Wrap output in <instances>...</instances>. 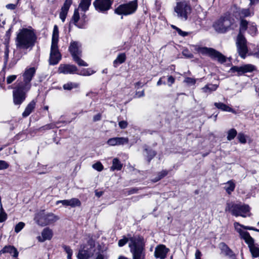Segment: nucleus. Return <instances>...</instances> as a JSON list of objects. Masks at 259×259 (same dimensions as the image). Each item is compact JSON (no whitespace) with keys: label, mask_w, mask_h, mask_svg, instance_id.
Listing matches in <instances>:
<instances>
[{"label":"nucleus","mask_w":259,"mask_h":259,"mask_svg":"<svg viewBox=\"0 0 259 259\" xmlns=\"http://www.w3.org/2000/svg\"><path fill=\"white\" fill-rule=\"evenodd\" d=\"M36 36L33 29L23 28L20 30L16 39V45L21 49H31L35 44Z\"/></svg>","instance_id":"obj_1"},{"label":"nucleus","mask_w":259,"mask_h":259,"mask_svg":"<svg viewBox=\"0 0 259 259\" xmlns=\"http://www.w3.org/2000/svg\"><path fill=\"white\" fill-rule=\"evenodd\" d=\"M237 23L234 16L230 14H225L215 21L213 27L219 33H225L237 27Z\"/></svg>","instance_id":"obj_2"},{"label":"nucleus","mask_w":259,"mask_h":259,"mask_svg":"<svg viewBox=\"0 0 259 259\" xmlns=\"http://www.w3.org/2000/svg\"><path fill=\"white\" fill-rule=\"evenodd\" d=\"M128 246L133 254V259H144L145 252L144 251L145 244L143 239L140 237H130Z\"/></svg>","instance_id":"obj_3"},{"label":"nucleus","mask_w":259,"mask_h":259,"mask_svg":"<svg viewBox=\"0 0 259 259\" xmlns=\"http://www.w3.org/2000/svg\"><path fill=\"white\" fill-rule=\"evenodd\" d=\"M59 217L52 212H46L44 210L37 212L34 217V221L39 226L50 225L59 220Z\"/></svg>","instance_id":"obj_4"},{"label":"nucleus","mask_w":259,"mask_h":259,"mask_svg":"<svg viewBox=\"0 0 259 259\" xmlns=\"http://www.w3.org/2000/svg\"><path fill=\"white\" fill-rule=\"evenodd\" d=\"M195 51L203 55L210 57L213 59H216L221 63L226 61V57L217 50L207 47H201L199 46H193Z\"/></svg>","instance_id":"obj_5"},{"label":"nucleus","mask_w":259,"mask_h":259,"mask_svg":"<svg viewBox=\"0 0 259 259\" xmlns=\"http://www.w3.org/2000/svg\"><path fill=\"white\" fill-rule=\"evenodd\" d=\"M225 211H230L232 215L236 217L241 216L245 218L249 216L250 207L247 204H234L228 203Z\"/></svg>","instance_id":"obj_6"},{"label":"nucleus","mask_w":259,"mask_h":259,"mask_svg":"<svg viewBox=\"0 0 259 259\" xmlns=\"http://www.w3.org/2000/svg\"><path fill=\"white\" fill-rule=\"evenodd\" d=\"M191 10L190 4L185 0L178 2L174 8V11L177 14L178 17L183 21L187 20Z\"/></svg>","instance_id":"obj_7"},{"label":"nucleus","mask_w":259,"mask_h":259,"mask_svg":"<svg viewBox=\"0 0 259 259\" xmlns=\"http://www.w3.org/2000/svg\"><path fill=\"white\" fill-rule=\"evenodd\" d=\"M138 8L137 0L119 5L114 10V13L118 15L127 16L134 13Z\"/></svg>","instance_id":"obj_8"},{"label":"nucleus","mask_w":259,"mask_h":259,"mask_svg":"<svg viewBox=\"0 0 259 259\" xmlns=\"http://www.w3.org/2000/svg\"><path fill=\"white\" fill-rule=\"evenodd\" d=\"M26 91L22 85L17 84L13 92V102L16 105H21L25 100Z\"/></svg>","instance_id":"obj_9"},{"label":"nucleus","mask_w":259,"mask_h":259,"mask_svg":"<svg viewBox=\"0 0 259 259\" xmlns=\"http://www.w3.org/2000/svg\"><path fill=\"white\" fill-rule=\"evenodd\" d=\"M35 73L34 67H30L26 69L23 74V81L19 83L18 84L22 85L26 91H29L31 88L30 81Z\"/></svg>","instance_id":"obj_10"},{"label":"nucleus","mask_w":259,"mask_h":259,"mask_svg":"<svg viewBox=\"0 0 259 259\" xmlns=\"http://www.w3.org/2000/svg\"><path fill=\"white\" fill-rule=\"evenodd\" d=\"M236 45L239 56L244 59L248 52V49L246 45V40L240 33L237 36Z\"/></svg>","instance_id":"obj_11"},{"label":"nucleus","mask_w":259,"mask_h":259,"mask_svg":"<svg viewBox=\"0 0 259 259\" xmlns=\"http://www.w3.org/2000/svg\"><path fill=\"white\" fill-rule=\"evenodd\" d=\"M61 59V55L59 51L58 45L51 44L49 57V64L51 65L57 64Z\"/></svg>","instance_id":"obj_12"},{"label":"nucleus","mask_w":259,"mask_h":259,"mask_svg":"<svg viewBox=\"0 0 259 259\" xmlns=\"http://www.w3.org/2000/svg\"><path fill=\"white\" fill-rule=\"evenodd\" d=\"M255 70V67L252 64H245L241 66H234L230 68V72H236L238 75L246 73L252 72Z\"/></svg>","instance_id":"obj_13"},{"label":"nucleus","mask_w":259,"mask_h":259,"mask_svg":"<svg viewBox=\"0 0 259 259\" xmlns=\"http://www.w3.org/2000/svg\"><path fill=\"white\" fill-rule=\"evenodd\" d=\"M112 3L111 0H95L93 5L97 11L104 13L110 9Z\"/></svg>","instance_id":"obj_14"},{"label":"nucleus","mask_w":259,"mask_h":259,"mask_svg":"<svg viewBox=\"0 0 259 259\" xmlns=\"http://www.w3.org/2000/svg\"><path fill=\"white\" fill-rule=\"evenodd\" d=\"M169 251V249L164 245L160 244L155 247L154 255L156 258L164 259Z\"/></svg>","instance_id":"obj_15"},{"label":"nucleus","mask_w":259,"mask_h":259,"mask_svg":"<svg viewBox=\"0 0 259 259\" xmlns=\"http://www.w3.org/2000/svg\"><path fill=\"white\" fill-rule=\"evenodd\" d=\"M77 70L75 65L70 64H60L58 68V72L63 74H74Z\"/></svg>","instance_id":"obj_16"},{"label":"nucleus","mask_w":259,"mask_h":259,"mask_svg":"<svg viewBox=\"0 0 259 259\" xmlns=\"http://www.w3.org/2000/svg\"><path fill=\"white\" fill-rule=\"evenodd\" d=\"M128 142V139L124 137H115L109 139L107 143L111 146H115L117 145H123L127 144Z\"/></svg>","instance_id":"obj_17"},{"label":"nucleus","mask_w":259,"mask_h":259,"mask_svg":"<svg viewBox=\"0 0 259 259\" xmlns=\"http://www.w3.org/2000/svg\"><path fill=\"white\" fill-rule=\"evenodd\" d=\"M80 47V44L78 42L73 41L70 43L69 50L72 57L77 55H81V51Z\"/></svg>","instance_id":"obj_18"},{"label":"nucleus","mask_w":259,"mask_h":259,"mask_svg":"<svg viewBox=\"0 0 259 259\" xmlns=\"http://www.w3.org/2000/svg\"><path fill=\"white\" fill-rule=\"evenodd\" d=\"M71 5V2L66 0L61 9L59 17L63 22L65 21L68 10Z\"/></svg>","instance_id":"obj_19"},{"label":"nucleus","mask_w":259,"mask_h":259,"mask_svg":"<svg viewBox=\"0 0 259 259\" xmlns=\"http://www.w3.org/2000/svg\"><path fill=\"white\" fill-rule=\"evenodd\" d=\"M53 236V231L51 229L46 228L41 232V237H38V240L40 242H44L46 240H50Z\"/></svg>","instance_id":"obj_20"},{"label":"nucleus","mask_w":259,"mask_h":259,"mask_svg":"<svg viewBox=\"0 0 259 259\" xmlns=\"http://www.w3.org/2000/svg\"><path fill=\"white\" fill-rule=\"evenodd\" d=\"M36 105L34 100L31 101L26 107L24 111L22 113V116L26 117L28 116L34 110Z\"/></svg>","instance_id":"obj_21"},{"label":"nucleus","mask_w":259,"mask_h":259,"mask_svg":"<svg viewBox=\"0 0 259 259\" xmlns=\"http://www.w3.org/2000/svg\"><path fill=\"white\" fill-rule=\"evenodd\" d=\"M10 253L13 257H17L18 252L16 248L12 246H6L0 251V254L4 253Z\"/></svg>","instance_id":"obj_22"},{"label":"nucleus","mask_w":259,"mask_h":259,"mask_svg":"<svg viewBox=\"0 0 259 259\" xmlns=\"http://www.w3.org/2000/svg\"><path fill=\"white\" fill-rule=\"evenodd\" d=\"M93 255V251H85L84 249L80 247L77 257L78 259H88Z\"/></svg>","instance_id":"obj_23"},{"label":"nucleus","mask_w":259,"mask_h":259,"mask_svg":"<svg viewBox=\"0 0 259 259\" xmlns=\"http://www.w3.org/2000/svg\"><path fill=\"white\" fill-rule=\"evenodd\" d=\"M221 249L226 255L230 257H234L235 254L233 251L225 243L222 242L220 244Z\"/></svg>","instance_id":"obj_24"},{"label":"nucleus","mask_w":259,"mask_h":259,"mask_svg":"<svg viewBox=\"0 0 259 259\" xmlns=\"http://www.w3.org/2000/svg\"><path fill=\"white\" fill-rule=\"evenodd\" d=\"M218 88V85L208 83L206 84L204 87L201 89L202 92L204 93L209 94L212 92L215 91Z\"/></svg>","instance_id":"obj_25"},{"label":"nucleus","mask_w":259,"mask_h":259,"mask_svg":"<svg viewBox=\"0 0 259 259\" xmlns=\"http://www.w3.org/2000/svg\"><path fill=\"white\" fill-rule=\"evenodd\" d=\"M214 105L218 109H220L223 111L230 112L232 113H235L234 109L230 107L229 106L221 103V102H215L214 103Z\"/></svg>","instance_id":"obj_26"},{"label":"nucleus","mask_w":259,"mask_h":259,"mask_svg":"<svg viewBox=\"0 0 259 259\" xmlns=\"http://www.w3.org/2000/svg\"><path fill=\"white\" fill-rule=\"evenodd\" d=\"M95 246V241L92 239H90L86 244L81 245L80 247L82 249H84L85 251H90L94 252V247Z\"/></svg>","instance_id":"obj_27"},{"label":"nucleus","mask_w":259,"mask_h":259,"mask_svg":"<svg viewBox=\"0 0 259 259\" xmlns=\"http://www.w3.org/2000/svg\"><path fill=\"white\" fill-rule=\"evenodd\" d=\"M242 236L245 240V242L248 244L249 248H250V246H252L254 245L253 239L250 236L248 232H243Z\"/></svg>","instance_id":"obj_28"},{"label":"nucleus","mask_w":259,"mask_h":259,"mask_svg":"<svg viewBox=\"0 0 259 259\" xmlns=\"http://www.w3.org/2000/svg\"><path fill=\"white\" fill-rule=\"evenodd\" d=\"M59 40V29L57 25H55L53 28L51 44L58 45Z\"/></svg>","instance_id":"obj_29"},{"label":"nucleus","mask_w":259,"mask_h":259,"mask_svg":"<svg viewBox=\"0 0 259 259\" xmlns=\"http://www.w3.org/2000/svg\"><path fill=\"white\" fill-rule=\"evenodd\" d=\"M236 14H238L240 19L250 16V12L249 9H236Z\"/></svg>","instance_id":"obj_30"},{"label":"nucleus","mask_w":259,"mask_h":259,"mask_svg":"<svg viewBox=\"0 0 259 259\" xmlns=\"http://www.w3.org/2000/svg\"><path fill=\"white\" fill-rule=\"evenodd\" d=\"M91 4V0H81L79 4L78 9L85 12L89 10Z\"/></svg>","instance_id":"obj_31"},{"label":"nucleus","mask_w":259,"mask_h":259,"mask_svg":"<svg viewBox=\"0 0 259 259\" xmlns=\"http://www.w3.org/2000/svg\"><path fill=\"white\" fill-rule=\"evenodd\" d=\"M126 60V55L125 53L119 54L116 59L113 61V66L116 67L119 64H122Z\"/></svg>","instance_id":"obj_32"},{"label":"nucleus","mask_w":259,"mask_h":259,"mask_svg":"<svg viewBox=\"0 0 259 259\" xmlns=\"http://www.w3.org/2000/svg\"><path fill=\"white\" fill-rule=\"evenodd\" d=\"M235 184L232 180L225 184L224 189L228 194H230L235 189Z\"/></svg>","instance_id":"obj_33"},{"label":"nucleus","mask_w":259,"mask_h":259,"mask_svg":"<svg viewBox=\"0 0 259 259\" xmlns=\"http://www.w3.org/2000/svg\"><path fill=\"white\" fill-rule=\"evenodd\" d=\"M122 167V164L121 163L119 159L115 158L112 160V165L110 168V170L114 171L115 170H120Z\"/></svg>","instance_id":"obj_34"},{"label":"nucleus","mask_w":259,"mask_h":259,"mask_svg":"<svg viewBox=\"0 0 259 259\" xmlns=\"http://www.w3.org/2000/svg\"><path fill=\"white\" fill-rule=\"evenodd\" d=\"M80 19V16L78 12V9H75L72 17V21L73 23L79 28H82V25H80L78 22Z\"/></svg>","instance_id":"obj_35"},{"label":"nucleus","mask_w":259,"mask_h":259,"mask_svg":"<svg viewBox=\"0 0 259 259\" xmlns=\"http://www.w3.org/2000/svg\"><path fill=\"white\" fill-rule=\"evenodd\" d=\"M79 84L76 82H68L64 84L63 86V89L65 90L70 91L73 89H76L78 88Z\"/></svg>","instance_id":"obj_36"},{"label":"nucleus","mask_w":259,"mask_h":259,"mask_svg":"<svg viewBox=\"0 0 259 259\" xmlns=\"http://www.w3.org/2000/svg\"><path fill=\"white\" fill-rule=\"evenodd\" d=\"M249 250L253 257H259V247L257 244H254L253 246H250Z\"/></svg>","instance_id":"obj_37"},{"label":"nucleus","mask_w":259,"mask_h":259,"mask_svg":"<svg viewBox=\"0 0 259 259\" xmlns=\"http://www.w3.org/2000/svg\"><path fill=\"white\" fill-rule=\"evenodd\" d=\"M81 55H77L73 57V60L80 66H88V64L80 59Z\"/></svg>","instance_id":"obj_38"},{"label":"nucleus","mask_w":259,"mask_h":259,"mask_svg":"<svg viewBox=\"0 0 259 259\" xmlns=\"http://www.w3.org/2000/svg\"><path fill=\"white\" fill-rule=\"evenodd\" d=\"M68 201L69 206L72 207L79 206L81 205L80 201L77 198H73L71 199H68Z\"/></svg>","instance_id":"obj_39"},{"label":"nucleus","mask_w":259,"mask_h":259,"mask_svg":"<svg viewBox=\"0 0 259 259\" xmlns=\"http://www.w3.org/2000/svg\"><path fill=\"white\" fill-rule=\"evenodd\" d=\"M237 135V131L234 128H232L228 132L227 139L231 141L234 139Z\"/></svg>","instance_id":"obj_40"},{"label":"nucleus","mask_w":259,"mask_h":259,"mask_svg":"<svg viewBox=\"0 0 259 259\" xmlns=\"http://www.w3.org/2000/svg\"><path fill=\"white\" fill-rule=\"evenodd\" d=\"M167 171L165 170H162L161 172L158 174L157 176L153 180V181L154 182H156L159 181L164 177L166 176L167 175Z\"/></svg>","instance_id":"obj_41"},{"label":"nucleus","mask_w":259,"mask_h":259,"mask_svg":"<svg viewBox=\"0 0 259 259\" xmlns=\"http://www.w3.org/2000/svg\"><path fill=\"white\" fill-rule=\"evenodd\" d=\"M248 22L246 20L241 19L240 25V33L245 31L247 28Z\"/></svg>","instance_id":"obj_42"},{"label":"nucleus","mask_w":259,"mask_h":259,"mask_svg":"<svg viewBox=\"0 0 259 259\" xmlns=\"http://www.w3.org/2000/svg\"><path fill=\"white\" fill-rule=\"evenodd\" d=\"M1 207H0V222H4L7 218V214L5 212L2 204H0Z\"/></svg>","instance_id":"obj_43"},{"label":"nucleus","mask_w":259,"mask_h":259,"mask_svg":"<svg viewBox=\"0 0 259 259\" xmlns=\"http://www.w3.org/2000/svg\"><path fill=\"white\" fill-rule=\"evenodd\" d=\"M145 150L147 152V153L148 154V161L149 162L150 160L155 156L156 153L155 151L152 150H148V149L147 148H146Z\"/></svg>","instance_id":"obj_44"},{"label":"nucleus","mask_w":259,"mask_h":259,"mask_svg":"<svg viewBox=\"0 0 259 259\" xmlns=\"http://www.w3.org/2000/svg\"><path fill=\"white\" fill-rule=\"evenodd\" d=\"M25 226V223L23 222H19L15 227V232L17 233H19Z\"/></svg>","instance_id":"obj_45"},{"label":"nucleus","mask_w":259,"mask_h":259,"mask_svg":"<svg viewBox=\"0 0 259 259\" xmlns=\"http://www.w3.org/2000/svg\"><path fill=\"white\" fill-rule=\"evenodd\" d=\"M93 167L98 171H101L103 169V166L100 162H98L94 164Z\"/></svg>","instance_id":"obj_46"},{"label":"nucleus","mask_w":259,"mask_h":259,"mask_svg":"<svg viewBox=\"0 0 259 259\" xmlns=\"http://www.w3.org/2000/svg\"><path fill=\"white\" fill-rule=\"evenodd\" d=\"M95 72L91 69H84L80 73V75L83 76H89L93 74Z\"/></svg>","instance_id":"obj_47"},{"label":"nucleus","mask_w":259,"mask_h":259,"mask_svg":"<svg viewBox=\"0 0 259 259\" xmlns=\"http://www.w3.org/2000/svg\"><path fill=\"white\" fill-rule=\"evenodd\" d=\"M128 241V238L124 236L123 238L120 239L118 241V245L119 247H122L124 246Z\"/></svg>","instance_id":"obj_48"},{"label":"nucleus","mask_w":259,"mask_h":259,"mask_svg":"<svg viewBox=\"0 0 259 259\" xmlns=\"http://www.w3.org/2000/svg\"><path fill=\"white\" fill-rule=\"evenodd\" d=\"M62 247L64 249V251L66 252V253L67 254V255H72L73 251L69 246L64 245L62 246Z\"/></svg>","instance_id":"obj_49"},{"label":"nucleus","mask_w":259,"mask_h":259,"mask_svg":"<svg viewBox=\"0 0 259 259\" xmlns=\"http://www.w3.org/2000/svg\"><path fill=\"white\" fill-rule=\"evenodd\" d=\"M58 122L56 123H51L50 124H46V125L42 127L44 130H50V129H53L55 127L57 126V124H58Z\"/></svg>","instance_id":"obj_50"},{"label":"nucleus","mask_w":259,"mask_h":259,"mask_svg":"<svg viewBox=\"0 0 259 259\" xmlns=\"http://www.w3.org/2000/svg\"><path fill=\"white\" fill-rule=\"evenodd\" d=\"M237 139L241 143H245L246 142L245 136L242 133H239L237 136Z\"/></svg>","instance_id":"obj_51"},{"label":"nucleus","mask_w":259,"mask_h":259,"mask_svg":"<svg viewBox=\"0 0 259 259\" xmlns=\"http://www.w3.org/2000/svg\"><path fill=\"white\" fill-rule=\"evenodd\" d=\"M184 81L189 84H194L196 83V79L191 77H186Z\"/></svg>","instance_id":"obj_52"},{"label":"nucleus","mask_w":259,"mask_h":259,"mask_svg":"<svg viewBox=\"0 0 259 259\" xmlns=\"http://www.w3.org/2000/svg\"><path fill=\"white\" fill-rule=\"evenodd\" d=\"M182 54L187 58H192L193 57V54L190 53L188 50H184L182 52Z\"/></svg>","instance_id":"obj_53"},{"label":"nucleus","mask_w":259,"mask_h":259,"mask_svg":"<svg viewBox=\"0 0 259 259\" xmlns=\"http://www.w3.org/2000/svg\"><path fill=\"white\" fill-rule=\"evenodd\" d=\"M17 78V75H12L7 77V83L8 84H10L14 81Z\"/></svg>","instance_id":"obj_54"},{"label":"nucleus","mask_w":259,"mask_h":259,"mask_svg":"<svg viewBox=\"0 0 259 259\" xmlns=\"http://www.w3.org/2000/svg\"><path fill=\"white\" fill-rule=\"evenodd\" d=\"M118 125L120 128L124 129L127 127L128 123L126 121L122 120L119 122Z\"/></svg>","instance_id":"obj_55"},{"label":"nucleus","mask_w":259,"mask_h":259,"mask_svg":"<svg viewBox=\"0 0 259 259\" xmlns=\"http://www.w3.org/2000/svg\"><path fill=\"white\" fill-rule=\"evenodd\" d=\"M8 166V164L5 161L0 160V169H6Z\"/></svg>","instance_id":"obj_56"},{"label":"nucleus","mask_w":259,"mask_h":259,"mask_svg":"<svg viewBox=\"0 0 259 259\" xmlns=\"http://www.w3.org/2000/svg\"><path fill=\"white\" fill-rule=\"evenodd\" d=\"M9 58V50L7 48L5 51V55H4V64L6 65L8 61Z\"/></svg>","instance_id":"obj_57"},{"label":"nucleus","mask_w":259,"mask_h":259,"mask_svg":"<svg viewBox=\"0 0 259 259\" xmlns=\"http://www.w3.org/2000/svg\"><path fill=\"white\" fill-rule=\"evenodd\" d=\"M175 78L172 76H169L168 77V85L171 87V85L174 83Z\"/></svg>","instance_id":"obj_58"},{"label":"nucleus","mask_w":259,"mask_h":259,"mask_svg":"<svg viewBox=\"0 0 259 259\" xmlns=\"http://www.w3.org/2000/svg\"><path fill=\"white\" fill-rule=\"evenodd\" d=\"M60 203H62L64 206H69L68 200H59L57 201L56 204H58Z\"/></svg>","instance_id":"obj_59"},{"label":"nucleus","mask_w":259,"mask_h":259,"mask_svg":"<svg viewBox=\"0 0 259 259\" xmlns=\"http://www.w3.org/2000/svg\"><path fill=\"white\" fill-rule=\"evenodd\" d=\"M177 29H178L177 30V31L178 32V33H179V35H180L181 36H187L188 35V33L187 32H185V31H183L179 28H178Z\"/></svg>","instance_id":"obj_60"},{"label":"nucleus","mask_w":259,"mask_h":259,"mask_svg":"<svg viewBox=\"0 0 259 259\" xmlns=\"http://www.w3.org/2000/svg\"><path fill=\"white\" fill-rule=\"evenodd\" d=\"M136 96L138 98L144 97L145 96L144 91L143 90L141 92H136Z\"/></svg>","instance_id":"obj_61"},{"label":"nucleus","mask_w":259,"mask_h":259,"mask_svg":"<svg viewBox=\"0 0 259 259\" xmlns=\"http://www.w3.org/2000/svg\"><path fill=\"white\" fill-rule=\"evenodd\" d=\"M101 114H97V115H95L93 117V120L94 121H97L101 119Z\"/></svg>","instance_id":"obj_62"},{"label":"nucleus","mask_w":259,"mask_h":259,"mask_svg":"<svg viewBox=\"0 0 259 259\" xmlns=\"http://www.w3.org/2000/svg\"><path fill=\"white\" fill-rule=\"evenodd\" d=\"M16 7V5L12 4H8L6 5V8L8 9L14 10Z\"/></svg>","instance_id":"obj_63"},{"label":"nucleus","mask_w":259,"mask_h":259,"mask_svg":"<svg viewBox=\"0 0 259 259\" xmlns=\"http://www.w3.org/2000/svg\"><path fill=\"white\" fill-rule=\"evenodd\" d=\"M195 259H201V253L199 250H197L195 252Z\"/></svg>","instance_id":"obj_64"}]
</instances>
